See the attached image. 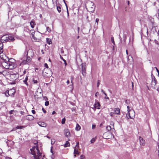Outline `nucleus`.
Instances as JSON below:
<instances>
[{
  "mask_svg": "<svg viewBox=\"0 0 159 159\" xmlns=\"http://www.w3.org/2000/svg\"><path fill=\"white\" fill-rule=\"evenodd\" d=\"M0 57L2 60L1 64L5 69L11 70L14 68V63L10 61L12 59H9L4 54L2 55Z\"/></svg>",
  "mask_w": 159,
  "mask_h": 159,
  "instance_id": "nucleus-1",
  "label": "nucleus"
},
{
  "mask_svg": "<svg viewBox=\"0 0 159 159\" xmlns=\"http://www.w3.org/2000/svg\"><path fill=\"white\" fill-rule=\"evenodd\" d=\"M26 56V60H24L21 63L20 65L28 64L30 62L31 60V57L34 55V52L32 49L31 48H26L25 52Z\"/></svg>",
  "mask_w": 159,
  "mask_h": 159,
  "instance_id": "nucleus-2",
  "label": "nucleus"
},
{
  "mask_svg": "<svg viewBox=\"0 0 159 159\" xmlns=\"http://www.w3.org/2000/svg\"><path fill=\"white\" fill-rule=\"evenodd\" d=\"M30 153L33 156L34 159H40L41 157L42 153L40 152L39 150L37 145L34 146L30 148Z\"/></svg>",
  "mask_w": 159,
  "mask_h": 159,
  "instance_id": "nucleus-3",
  "label": "nucleus"
},
{
  "mask_svg": "<svg viewBox=\"0 0 159 159\" xmlns=\"http://www.w3.org/2000/svg\"><path fill=\"white\" fill-rule=\"evenodd\" d=\"M86 7L88 10L91 12L94 11L95 6L94 4L92 2L89 1L86 4Z\"/></svg>",
  "mask_w": 159,
  "mask_h": 159,
  "instance_id": "nucleus-4",
  "label": "nucleus"
},
{
  "mask_svg": "<svg viewBox=\"0 0 159 159\" xmlns=\"http://www.w3.org/2000/svg\"><path fill=\"white\" fill-rule=\"evenodd\" d=\"M14 39L11 36H9L8 35L6 34L2 36L1 39V41L3 42L6 41H10L11 40H14Z\"/></svg>",
  "mask_w": 159,
  "mask_h": 159,
  "instance_id": "nucleus-5",
  "label": "nucleus"
},
{
  "mask_svg": "<svg viewBox=\"0 0 159 159\" xmlns=\"http://www.w3.org/2000/svg\"><path fill=\"white\" fill-rule=\"evenodd\" d=\"M152 80L151 83V87L153 88H155V86L157 84V81L155 77L153 76H152Z\"/></svg>",
  "mask_w": 159,
  "mask_h": 159,
  "instance_id": "nucleus-6",
  "label": "nucleus"
},
{
  "mask_svg": "<svg viewBox=\"0 0 159 159\" xmlns=\"http://www.w3.org/2000/svg\"><path fill=\"white\" fill-rule=\"evenodd\" d=\"M103 137H105V138L106 139H110L112 138V134L110 132H108L104 133L103 134Z\"/></svg>",
  "mask_w": 159,
  "mask_h": 159,
  "instance_id": "nucleus-7",
  "label": "nucleus"
},
{
  "mask_svg": "<svg viewBox=\"0 0 159 159\" xmlns=\"http://www.w3.org/2000/svg\"><path fill=\"white\" fill-rule=\"evenodd\" d=\"M2 43L3 42H2L1 41H0V57H1L2 55L4 54L3 53V45Z\"/></svg>",
  "mask_w": 159,
  "mask_h": 159,
  "instance_id": "nucleus-8",
  "label": "nucleus"
},
{
  "mask_svg": "<svg viewBox=\"0 0 159 159\" xmlns=\"http://www.w3.org/2000/svg\"><path fill=\"white\" fill-rule=\"evenodd\" d=\"M140 144L141 145H144L145 144V142L143 139L141 137L139 138Z\"/></svg>",
  "mask_w": 159,
  "mask_h": 159,
  "instance_id": "nucleus-9",
  "label": "nucleus"
},
{
  "mask_svg": "<svg viewBox=\"0 0 159 159\" xmlns=\"http://www.w3.org/2000/svg\"><path fill=\"white\" fill-rule=\"evenodd\" d=\"M10 96L11 97H13L14 96L15 93V90L14 89H12L9 90Z\"/></svg>",
  "mask_w": 159,
  "mask_h": 159,
  "instance_id": "nucleus-10",
  "label": "nucleus"
},
{
  "mask_svg": "<svg viewBox=\"0 0 159 159\" xmlns=\"http://www.w3.org/2000/svg\"><path fill=\"white\" fill-rule=\"evenodd\" d=\"M38 124L39 126L42 127H46L47 126L46 123L43 122H39Z\"/></svg>",
  "mask_w": 159,
  "mask_h": 159,
  "instance_id": "nucleus-11",
  "label": "nucleus"
},
{
  "mask_svg": "<svg viewBox=\"0 0 159 159\" xmlns=\"http://www.w3.org/2000/svg\"><path fill=\"white\" fill-rule=\"evenodd\" d=\"M114 111L115 114L117 115H119L120 113V110L119 108H114Z\"/></svg>",
  "mask_w": 159,
  "mask_h": 159,
  "instance_id": "nucleus-12",
  "label": "nucleus"
},
{
  "mask_svg": "<svg viewBox=\"0 0 159 159\" xmlns=\"http://www.w3.org/2000/svg\"><path fill=\"white\" fill-rule=\"evenodd\" d=\"M4 68L2 66V65L0 63V73L3 74L4 73Z\"/></svg>",
  "mask_w": 159,
  "mask_h": 159,
  "instance_id": "nucleus-13",
  "label": "nucleus"
},
{
  "mask_svg": "<svg viewBox=\"0 0 159 159\" xmlns=\"http://www.w3.org/2000/svg\"><path fill=\"white\" fill-rule=\"evenodd\" d=\"M100 104L98 102L95 103L94 104V107L95 108H97L98 109H100Z\"/></svg>",
  "mask_w": 159,
  "mask_h": 159,
  "instance_id": "nucleus-14",
  "label": "nucleus"
},
{
  "mask_svg": "<svg viewBox=\"0 0 159 159\" xmlns=\"http://www.w3.org/2000/svg\"><path fill=\"white\" fill-rule=\"evenodd\" d=\"M30 25L31 27L33 28L36 25L35 22L34 20H32L30 22Z\"/></svg>",
  "mask_w": 159,
  "mask_h": 159,
  "instance_id": "nucleus-15",
  "label": "nucleus"
},
{
  "mask_svg": "<svg viewBox=\"0 0 159 159\" xmlns=\"http://www.w3.org/2000/svg\"><path fill=\"white\" fill-rule=\"evenodd\" d=\"M26 118L27 120H32L34 119V117L31 115H28L26 116Z\"/></svg>",
  "mask_w": 159,
  "mask_h": 159,
  "instance_id": "nucleus-16",
  "label": "nucleus"
},
{
  "mask_svg": "<svg viewBox=\"0 0 159 159\" xmlns=\"http://www.w3.org/2000/svg\"><path fill=\"white\" fill-rule=\"evenodd\" d=\"M15 74H11L10 75V79L12 80H15L16 79V77Z\"/></svg>",
  "mask_w": 159,
  "mask_h": 159,
  "instance_id": "nucleus-17",
  "label": "nucleus"
},
{
  "mask_svg": "<svg viewBox=\"0 0 159 159\" xmlns=\"http://www.w3.org/2000/svg\"><path fill=\"white\" fill-rule=\"evenodd\" d=\"M65 135L67 137H68L70 135V133L68 129H66L65 130Z\"/></svg>",
  "mask_w": 159,
  "mask_h": 159,
  "instance_id": "nucleus-18",
  "label": "nucleus"
},
{
  "mask_svg": "<svg viewBox=\"0 0 159 159\" xmlns=\"http://www.w3.org/2000/svg\"><path fill=\"white\" fill-rule=\"evenodd\" d=\"M86 69L84 67H83L82 66V73L83 75H86Z\"/></svg>",
  "mask_w": 159,
  "mask_h": 159,
  "instance_id": "nucleus-19",
  "label": "nucleus"
},
{
  "mask_svg": "<svg viewBox=\"0 0 159 159\" xmlns=\"http://www.w3.org/2000/svg\"><path fill=\"white\" fill-rule=\"evenodd\" d=\"M47 43L49 44H52V40L48 38H46Z\"/></svg>",
  "mask_w": 159,
  "mask_h": 159,
  "instance_id": "nucleus-20",
  "label": "nucleus"
},
{
  "mask_svg": "<svg viewBox=\"0 0 159 159\" xmlns=\"http://www.w3.org/2000/svg\"><path fill=\"white\" fill-rule=\"evenodd\" d=\"M126 117L128 119H130L132 118V117L130 116V112H128V113L126 114Z\"/></svg>",
  "mask_w": 159,
  "mask_h": 159,
  "instance_id": "nucleus-21",
  "label": "nucleus"
},
{
  "mask_svg": "<svg viewBox=\"0 0 159 159\" xmlns=\"http://www.w3.org/2000/svg\"><path fill=\"white\" fill-rule=\"evenodd\" d=\"M75 129L77 131H79L80 129V126L78 124L76 125Z\"/></svg>",
  "mask_w": 159,
  "mask_h": 159,
  "instance_id": "nucleus-22",
  "label": "nucleus"
},
{
  "mask_svg": "<svg viewBox=\"0 0 159 159\" xmlns=\"http://www.w3.org/2000/svg\"><path fill=\"white\" fill-rule=\"evenodd\" d=\"M70 146V144L69 142L68 141H66V142L65 144L64 145V147L66 148L67 147H69V146Z\"/></svg>",
  "mask_w": 159,
  "mask_h": 159,
  "instance_id": "nucleus-23",
  "label": "nucleus"
},
{
  "mask_svg": "<svg viewBox=\"0 0 159 159\" xmlns=\"http://www.w3.org/2000/svg\"><path fill=\"white\" fill-rule=\"evenodd\" d=\"M74 154H79L80 152H79L78 149L75 148L74 149Z\"/></svg>",
  "mask_w": 159,
  "mask_h": 159,
  "instance_id": "nucleus-24",
  "label": "nucleus"
},
{
  "mask_svg": "<svg viewBox=\"0 0 159 159\" xmlns=\"http://www.w3.org/2000/svg\"><path fill=\"white\" fill-rule=\"evenodd\" d=\"M35 31L34 30H31L30 31V33H31L32 35V37H34Z\"/></svg>",
  "mask_w": 159,
  "mask_h": 159,
  "instance_id": "nucleus-25",
  "label": "nucleus"
},
{
  "mask_svg": "<svg viewBox=\"0 0 159 159\" xmlns=\"http://www.w3.org/2000/svg\"><path fill=\"white\" fill-rule=\"evenodd\" d=\"M60 57L61 59L64 62V64L65 65V66H66L67 65V63H66V60L64 59L63 57L61 55H60Z\"/></svg>",
  "mask_w": 159,
  "mask_h": 159,
  "instance_id": "nucleus-26",
  "label": "nucleus"
},
{
  "mask_svg": "<svg viewBox=\"0 0 159 159\" xmlns=\"http://www.w3.org/2000/svg\"><path fill=\"white\" fill-rule=\"evenodd\" d=\"M127 111H128V112H133L134 113V111L133 110H131L130 109V107L129 106H127Z\"/></svg>",
  "mask_w": 159,
  "mask_h": 159,
  "instance_id": "nucleus-27",
  "label": "nucleus"
},
{
  "mask_svg": "<svg viewBox=\"0 0 159 159\" xmlns=\"http://www.w3.org/2000/svg\"><path fill=\"white\" fill-rule=\"evenodd\" d=\"M5 94L7 97H8V96H10V94H9V91H7V90L5 92Z\"/></svg>",
  "mask_w": 159,
  "mask_h": 159,
  "instance_id": "nucleus-28",
  "label": "nucleus"
},
{
  "mask_svg": "<svg viewBox=\"0 0 159 159\" xmlns=\"http://www.w3.org/2000/svg\"><path fill=\"white\" fill-rule=\"evenodd\" d=\"M57 11H58V12H61V8L60 7H59V6H57Z\"/></svg>",
  "mask_w": 159,
  "mask_h": 159,
  "instance_id": "nucleus-29",
  "label": "nucleus"
},
{
  "mask_svg": "<svg viewBox=\"0 0 159 159\" xmlns=\"http://www.w3.org/2000/svg\"><path fill=\"white\" fill-rule=\"evenodd\" d=\"M27 80H28V77H26L25 78V80H24L23 81L24 83L25 84H26L27 85H28V84L27 82Z\"/></svg>",
  "mask_w": 159,
  "mask_h": 159,
  "instance_id": "nucleus-30",
  "label": "nucleus"
},
{
  "mask_svg": "<svg viewBox=\"0 0 159 159\" xmlns=\"http://www.w3.org/2000/svg\"><path fill=\"white\" fill-rule=\"evenodd\" d=\"M106 129L108 131H109L111 129V127L109 125L107 126L106 127Z\"/></svg>",
  "mask_w": 159,
  "mask_h": 159,
  "instance_id": "nucleus-31",
  "label": "nucleus"
},
{
  "mask_svg": "<svg viewBox=\"0 0 159 159\" xmlns=\"http://www.w3.org/2000/svg\"><path fill=\"white\" fill-rule=\"evenodd\" d=\"M65 120L66 119L65 118H63L61 120V123L62 124H64L65 123Z\"/></svg>",
  "mask_w": 159,
  "mask_h": 159,
  "instance_id": "nucleus-32",
  "label": "nucleus"
},
{
  "mask_svg": "<svg viewBox=\"0 0 159 159\" xmlns=\"http://www.w3.org/2000/svg\"><path fill=\"white\" fill-rule=\"evenodd\" d=\"M47 30L49 32H50L51 31V29L48 27H47Z\"/></svg>",
  "mask_w": 159,
  "mask_h": 159,
  "instance_id": "nucleus-33",
  "label": "nucleus"
},
{
  "mask_svg": "<svg viewBox=\"0 0 159 159\" xmlns=\"http://www.w3.org/2000/svg\"><path fill=\"white\" fill-rule=\"evenodd\" d=\"M111 41L112 42V43L114 45H115V42L114 40V39L113 37H112L111 38Z\"/></svg>",
  "mask_w": 159,
  "mask_h": 159,
  "instance_id": "nucleus-34",
  "label": "nucleus"
},
{
  "mask_svg": "<svg viewBox=\"0 0 159 159\" xmlns=\"http://www.w3.org/2000/svg\"><path fill=\"white\" fill-rule=\"evenodd\" d=\"M95 141V139L94 138H93L91 140V141H90V142H91V143H93Z\"/></svg>",
  "mask_w": 159,
  "mask_h": 159,
  "instance_id": "nucleus-35",
  "label": "nucleus"
},
{
  "mask_svg": "<svg viewBox=\"0 0 159 159\" xmlns=\"http://www.w3.org/2000/svg\"><path fill=\"white\" fill-rule=\"evenodd\" d=\"M49 104V102L48 101H46L45 103V105L46 106H48Z\"/></svg>",
  "mask_w": 159,
  "mask_h": 159,
  "instance_id": "nucleus-36",
  "label": "nucleus"
},
{
  "mask_svg": "<svg viewBox=\"0 0 159 159\" xmlns=\"http://www.w3.org/2000/svg\"><path fill=\"white\" fill-rule=\"evenodd\" d=\"M103 93L104 94V95L105 96V99H109V98L108 97H107V94L105 92H103Z\"/></svg>",
  "mask_w": 159,
  "mask_h": 159,
  "instance_id": "nucleus-37",
  "label": "nucleus"
},
{
  "mask_svg": "<svg viewBox=\"0 0 159 159\" xmlns=\"http://www.w3.org/2000/svg\"><path fill=\"white\" fill-rule=\"evenodd\" d=\"M75 147L77 148H78L79 147V142H78L76 143V144L75 146Z\"/></svg>",
  "mask_w": 159,
  "mask_h": 159,
  "instance_id": "nucleus-38",
  "label": "nucleus"
},
{
  "mask_svg": "<svg viewBox=\"0 0 159 159\" xmlns=\"http://www.w3.org/2000/svg\"><path fill=\"white\" fill-rule=\"evenodd\" d=\"M80 159H83L85 158L84 156L83 155H81L80 156Z\"/></svg>",
  "mask_w": 159,
  "mask_h": 159,
  "instance_id": "nucleus-39",
  "label": "nucleus"
},
{
  "mask_svg": "<svg viewBox=\"0 0 159 159\" xmlns=\"http://www.w3.org/2000/svg\"><path fill=\"white\" fill-rule=\"evenodd\" d=\"M14 111V110H11L10 111H9L10 114H13V112Z\"/></svg>",
  "mask_w": 159,
  "mask_h": 159,
  "instance_id": "nucleus-40",
  "label": "nucleus"
},
{
  "mask_svg": "<svg viewBox=\"0 0 159 159\" xmlns=\"http://www.w3.org/2000/svg\"><path fill=\"white\" fill-rule=\"evenodd\" d=\"M99 20V19L98 18H96L95 20V22L97 23V25H98V23Z\"/></svg>",
  "mask_w": 159,
  "mask_h": 159,
  "instance_id": "nucleus-41",
  "label": "nucleus"
},
{
  "mask_svg": "<svg viewBox=\"0 0 159 159\" xmlns=\"http://www.w3.org/2000/svg\"><path fill=\"white\" fill-rule=\"evenodd\" d=\"M20 113L22 115H25V113L22 111H20Z\"/></svg>",
  "mask_w": 159,
  "mask_h": 159,
  "instance_id": "nucleus-42",
  "label": "nucleus"
},
{
  "mask_svg": "<svg viewBox=\"0 0 159 159\" xmlns=\"http://www.w3.org/2000/svg\"><path fill=\"white\" fill-rule=\"evenodd\" d=\"M66 10H67V15H68V16H69V12H68V7H67V6L66 4Z\"/></svg>",
  "mask_w": 159,
  "mask_h": 159,
  "instance_id": "nucleus-43",
  "label": "nucleus"
},
{
  "mask_svg": "<svg viewBox=\"0 0 159 159\" xmlns=\"http://www.w3.org/2000/svg\"><path fill=\"white\" fill-rule=\"evenodd\" d=\"M99 95V93H98V92H96L95 94V96L96 97H97V96L98 95Z\"/></svg>",
  "mask_w": 159,
  "mask_h": 159,
  "instance_id": "nucleus-44",
  "label": "nucleus"
},
{
  "mask_svg": "<svg viewBox=\"0 0 159 159\" xmlns=\"http://www.w3.org/2000/svg\"><path fill=\"white\" fill-rule=\"evenodd\" d=\"M100 84V80H98V85H97L98 87L99 85V84Z\"/></svg>",
  "mask_w": 159,
  "mask_h": 159,
  "instance_id": "nucleus-45",
  "label": "nucleus"
},
{
  "mask_svg": "<svg viewBox=\"0 0 159 159\" xmlns=\"http://www.w3.org/2000/svg\"><path fill=\"white\" fill-rule=\"evenodd\" d=\"M33 82L34 84H36L38 82V81L37 80H33Z\"/></svg>",
  "mask_w": 159,
  "mask_h": 159,
  "instance_id": "nucleus-46",
  "label": "nucleus"
},
{
  "mask_svg": "<svg viewBox=\"0 0 159 159\" xmlns=\"http://www.w3.org/2000/svg\"><path fill=\"white\" fill-rule=\"evenodd\" d=\"M44 66L45 67L47 68H48V65L47 63H45L44 64Z\"/></svg>",
  "mask_w": 159,
  "mask_h": 159,
  "instance_id": "nucleus-47",
  "label": "nucleus"
},
{
  "mask_svg": "<svg viewBox=\"0 0 159 159\" xmlns=\"http://www.w3.org/2000/svg\"><path fill=\"white\" fill-rule=\"evenodd\" d=\"M155 68H156V70L158 73V75L159 76V70H158V69L156 67H155Z\"/></svg>",
  "mask_w": 159,
  "mask_h": 159,
  "instance_id": "nucleus-48",
  "label": "nucleus"
},
{
  "mask_svg": "<svg viewBox=\"0 0 159 159\" xmlns=\"http://www.w3.org/2000/svg\"><path fill=\"white\" fill-rule=\"evenodd\" d=\"M42 110L44 113H45L46 112V111L44 109V108H43L42 109Z\"/></svg>",
  "mask_w": 159,
  "mask_h": 159,
  "instance_id": "nucleus-49",
  "label": "nucleus"
},
{
  "mask_svg": "<svg viewBox=\"0 0 159 159\" xmlns=\"http://www.w3.org/2000/svg\"><path fill=\"white\" fill-rule=\"evenodd\" d=\"M125 102L126 104H128L129 103V101L128 100H126L125 101Z\"/></svg>",
  "mask_w": 159,
  "mask_h": 159,
  "instance_id": "nucleus-50",
  "label": "nucleus"
},
{
  "mask_svg": "<svg viewBox=\"0 0 159 159\" xmlns=\"http://www.w3.org/2000/svg\"><path fill=\"white\" fill-rule=\"evenodd\" d=\"M96 127V125H92V129H95Z\"/></svg>",
  "mask_w": 159,
  "mask_h": 159,
  "instance_id": "nucleus-51",
  "label": "nucleus"
},
{
  "mask_svg": "<svg viewBox=\"0 0 159 159\" xmlns=\"http://www.w3.org/2000/svg\"><path fill=\"white\" fill-rule=\"evenodd\" d=\"M32 112L33 114H34L35 113V111L34 110H32Z\"/></svg>",
  "mask_w": 159,
  "mask_h": 159,
  "instance_id": "nucleus-52",
  "label": "nucleus"
},
{
  "mask_svg": "<svg viewBox=\"0 0 159 159\" xmlns=\"http://www.w3.org/2000/svg\"><path fill=\"white\" fill-rule=\"evenodd\" d=\"M75 109L74 108H73L71 109V111H75Z\"/></svg>",
  "mask_w": 159,
  "mask_h": 159,
  "instance_id": "nucleus-53",
  "label": "nucleus"
},
{
  "mask_svg": "<svg viewBox=\"0 0 159 159\" xmlns=\"http://www.w3.org/2000/svg\"><path fill=\"white\" fill-rule=\"evenodd\" d=\"M22 127L21 126H17V128L19 129H21L22 128Z\"/></svg>",
  "mask_w": 159,
  "mask_h": 159,
  "instance_id": "nucleus-54",
  "label": "nucleus"
},
{
  "mask_svg": "<svg viewBox=\"0 0 159 159\" xmlns=\"http://www.w3.org/2000/svg\"><path fill=\"white\" fill-rule=\"evenodd\" d=\"M44 99L45 100H48V99L47 98V97H44Z\"/></svg>",
  "mask_w": 159,
  "mask_h": 159,
  "instance_id": "nucleus-55",
  "label": "nucleus"
},
{
  "mask_svg": "<svg viewBox=\"0 0 159 159\" xmlns=\"http://www.w3.org/2000/svg\"><path fill=\"white\" fill-rule=\"evenodd\" d=\"M73 80V78H72L71 80V82L72 84V85H73V83L72 82V80Z\"/></svg>",
  "mask_w": 159,
  "mask_h": 159,
  "instance_id": "nucleus-56",
  "label": "nucleus"
},
{
  "mask_svg": "<svg viewBox=\"0 0 159 159\" xmlns=\"http://www.w3.org/2000/svg\"><path fill=\"white\" fill-rule=\"evenodd\" d=\"M70 81L69 80H68L66 82V83L67 84H69Z\"/></svg>",
  "mask_w": 159,
  "mask_h": 159,
  "instance_id": "nucleus-57",
  "label": "nucleus"
},
{
  "mask_svg": "<svg viewBox=\"0 0 159 159\" xmlns=\"http://www.w3.org/2000/svg\"><path fill=\"white\" fill-rule=\"evenodd\" d=\"M55 113H56V112L54 111H53L52 113V114L53 115Z\"/></svg>",
  "mask_w": 159,
  "mask_h": 159,
  "instance_id": "nucleus-58",
  "label": "nucleus"
},
{
  "mask_svg": "<svg viewBox=\"0 0 159 159\" xmlns=\"http://www.w3.org/2000/svg\"><path fill=\"white\" fill-rule=\"evenodd\" d=\"M54 143H55V141L53 142L52 141H51V144H54Z\"/></svg>",
  "mask_w": 159,
  "mask_h": 159,
  "instance_id": "nucleus-59",
  "label": "nucleus"
},
{
  "mask_svg": "<svg viewBox=\"0 0 159 159\" xmlns=\"http://www.w3.org/2000/svg\"><path fill=\"white\" fill-rule=\"evenodd\" d=\"M61 53H64V51L62 49H61Z\"/></svg>",
  "mask_w": 159,
  "mask_h": 159,
  "instance_id": "nucleus-60",
  "label": "nucleus"
},
{
  "mask_svg": "<svg viewBox=\"0 0 159 159\" xmlns=\"http://www.w3.org/2000/svg\"><path fill=\"white\" fill-rule=\"evenodd\" d=\"M112 114H113V113L112 112H111L110 113V115L111 116H112Z\"/></svg>",
  "mask_w": 159,
  "mask_h": 159,
  "instance_id": "nucleus-61",
  "label": "nucleus"
},
{
  "mask_svg": "<svg viewBox=\"0 0 159 159\" xmlns=\"http://www.w3.org/2000/svg\"><path fill=\"white\" fill-rule=\"evenodd\" d=\"M132 87H133V86H134V83H133V82H132Z\"/></svg>",
  "mask_w": 159,
  "mask_h": 159,
  "instance_id": "nucleus-62",
  "label": "nucleus"
},
{
  "mask_svg": "<svg viewBox=\"0 0 159 159\" xmlns=\"http://www.w3.org/2000/svg\"><path fill=\"white\" fill-rule=\"evenodd\" d=\"M157 90L158 91H159V87L157 88Z\"/></svg>",
  "mask_w": 159,
  "mask_h": 159,
  "instance_id": "nucleus-63",
  "label": "nucleus"
},
{
  "mask_svg": "<svg viewBox=\"0 0 159 159\" xmlns=\"http://www.w3.org/2000/svg\"><path fill=\"white\" fill-rule=\"evenodd\" d=\"M126 54H127V55H128V51H127V50H126Z\"/></svg>",
  "mask_w": 159,
  "mask_h": 159,
  "instance_id": "nucleus-64",
  "label": "nucleus"
}]
</instances>
